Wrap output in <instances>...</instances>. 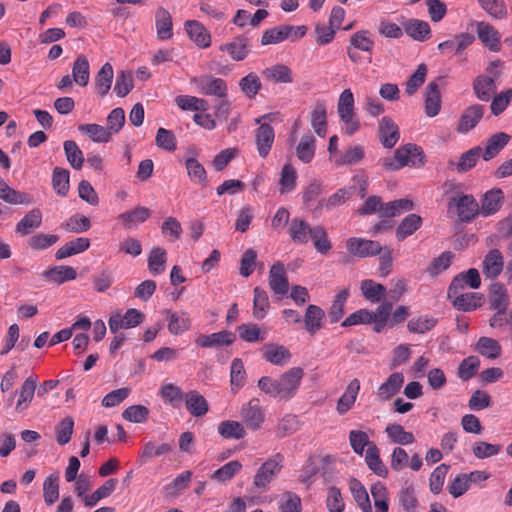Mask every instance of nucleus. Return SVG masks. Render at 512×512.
I'll list each match as a JSON object with an SVG mask.
<instances>
[{
  "instance_id": "f257e3e1",
  "label": "nucleus",
  "mask_w": 512,
  "mask_h": 512,
  "mask_svg": "<svg viewBox=\"0 0 512 512\" xmlns=\"http://www.w3.org/2000/svg\"><path fill=\"white\" fill-rule=\"evenodd\" d=\"M304 376V370L300 367H293L285 371L279 378L263 376L258 380V388L269 397L278 400L288 401L292 399Z\"/></svg>"
},
{
  "instance_id": "f03ea898",
  "label": "nucleus",
  "mask_w": 512,
  "mask_h": 512,
  "mask_svg": "<svg viewBox=\"0 0 512 512\" xmlns=\"http://www.w3.org/2000/svg\"><path fill=\"white\" fill-rule=\"evenodd\" d=\"M423 150L415 145L408 143L395 150L393 158L383 159V166L390 171L399 170L405 166L419 168L424 165Z\"/></svg>"
},
{
  "instance_id": "7ed1b4c3",
  "label": "nucleus",
  "mask_w": 512,
  "mask_h": 512,
  "mask_svg": "<svg viewBox=\"0 0 512 512\" xmlns=\"http://www.w3.org/2000/svg\"><path fill=\"white\" fill-rule=\"evenodd\" d=\"M284 458L280 453L268 458L256 471L253 485L261 492L268 490L269 484L278 476L283 468Z\"/></svg>"
},
{
  "instance_id": "20e7f679",
  "label": "nucleus",
  "mask_w": 512,
  "mask_h": 512,
  "mask_svg": "<svg viewBox=\"0 0 512 512\" xmlns=\"http://www.w3.org/2000/svg\"><path fill=\"white\" fill-rule=\"evenodd\" d=\"M448 209H454L461 222L469 223L479 214V203L471 194H462L452 197L448 202Z\"/></svg>"
},
{
  "instance_id": "39448f33",
  "label": "nucleus",
  "mask_w": 512,
  "mask_h": 512,
  "mask_svg": "<svg viewBox=\"0 0 512 512\" xmlns=\"http://www.w3.org/2000/svg\"><path fill=\"white\" fill-rule=\"evenodd\" d=\"M198 91L206 96H214L224 99L228 95V87L222 78L212 75H203L192 79Z\"/></svg>"
},
{
  "instance_id": "423d86ee",
  "label": "nucleus",
  "mask_w": 512,
  "mask_h": 512,
  "mask_svg": "<svg viewBox=\"0 0 512 512\" xmlns=\"http://www.w3.org/2000/svg\"><path fill=\"white\" fill-rule=\"evenodd\" d=\"M240 418L248 429L253 431L260 429L264 422L265 414L260 406L259 399L252 398L240 409Z\"/></svg>"
},
{
  "instance_id": "0eeeda50",
  "label": "nucleus",
  "mask_w": 512,
  "mask_h": 512,
  "mask_svg": "<svg viewBox=\"0 0 512 512\" xmlns=\"http://www.w3.org/2000/svg\"><path fill=\"white\" fill-rule=\"evenodd\" d=\"M348 252L359 258H366L378 255L382 252L381 244L374 240L352 237L346 242Z\"/></svg>"
},
{
  "instance_id": "6e6552de",
  "label": "nucleus",
  "mask_w": 512,
  "mask_h": 512,
  "mask_svg": "<svg viewBox=\"0 0 512 512\" xmlns=\"http://www.w3.org/2000/svg\"><path fill=\"white\" fill-rule=\"evenodd\" d=\"M464 289H456L451 293V285L448 288V298L452 300L453 306L462 311H472L481 306L482 295L476 292H463Z\"/></svg>"
},
{
  "instance_id": "1a4fd4ad",
  "label": "nucleus",
  "mask_w": 512,
  "mask_h": 512,
  "mask_svg": "<svg viewBox=\"0 0 512 512\" xmlns=\"http://www.w3.org/2000/svg\"><path fill=\"white\" fill-rule=\"evenodd\" d=\"M250 39L246 36H237L231 41L221 44L219 50L226 52L233 61H242L250 53Z\"/></svg>"
},
{
  "instance_id": "9d476101",
  "label": "nucleus",
  "mask_w": 512,
  "mask_h": 512,
  "mask_svg": "<svg viewBox=\"0 0 512 512\" xmlns=\"http://www.w3.org/2000/svg\"><path fill=\"white\" fill-rule=\"evenodd\" d=\"M378 137L385 148H393L399 141L398 125L388 116H383L378 125Z\"/></svg>"
},
{
  "instance_id": "9b49d317",
  "label": "nucleus",
  "mask_w": 512,
  "mask_h": 512,
  "mask_svg": "<svg viewBox=\"0 0 512 512\" xmlns=\"http://www.w3.org/2000/svg\"><path fill=\"white\" fill-rule=\"evenodd\" d=\"M479 214L488 217L496 214L503 205L504 193L500 188L487 191L480 200Z\"/></svg>"
},
{
  "instance_id": "f8f14e48",
  "label": "nucleus",
  "mask_w": 512,
  "mask_h": 512,
  "mask_svg": "<svg viewBox=\"0 0 512 512\" xmlns=\"http://www.w3.org/2000/svg\"><path fill=\"white\" fill-rule=\"evenodd\" d=\"M262 356L272 365L283 367L290 362L292 354L283 345L267 343L262 348Z\"/></svg>"
},
{
  "instance_id": "ddd939ff",
  "label": "nucleus",
  "mask_w": 512,
  "mask_h": 512,
  "mask_svg": "<svg viewBox=\"0 0 512 512\" xmlns=\"http://www.w3.org/2000/svg\"><path fill=\"white\" fill-rule=\"evenodd\" d=\"M275 139V132L272 126L267 123L260 124L255 130V143L258 154L261 158H266L270 153Z\"/></svg>"
},
{
  "instance_id": "4468645a",
  "label": "nucleus",
  "mask_w": 512,
  "mask_h": 512,
  "mask_svg": "<svg viewBox=\"0 0 512 512\" xmlns=\"http://www.w3.org/2000/svg\"><path fill=\"white\" fill-rule=\"evenodd\" d=\"M37 381L38 377L36 375H30L22 383L20 389L16 391V393L18 394V400L15 406V410L17 412H22L26 410L31 404L34 398Z\"/></svg>"
},
{
  "instance_id": "2eb2a0df",
  "label": "nucleus",
  "mask_w": 512,
  "mask_h": 512,
  "mask_svg": "<svg viewBox=\"0 0 512 512\" xmlns=\"http://www.w3.org/2000/svg\"><path fill=\"white\" fill-rule=\"evenodd\" d=\"M404 383V375L400 372L392 373L385 382H383L377 389V398L380 401H388L395 396Z\"/></svg>"
},
{
  "instance_id": "dca6fc26",
  "label": "nucleus",
  "mask_w": 512,
  "mask_h": 512,
  "mask_svg": "<svg viewBox=\"0 0 512 512\" xmlns=\"http://www.w3.org/2000/svg\"><path fill=\"white\" fill-rule=\"evenodd\" d=\"M269 286L278 295H285L288 292L289 283L282 263L277 262L270 268Z\"/></svg>"
},
{
  "instance_id": "f3484780",
  "label": "nucleus",
  "mask_w": 512,
  "mask_h": 512,
  "mask_svg": "<svg viewBox=\"0 0 512 512\" xmlns=\"http://www.w3.org/2000/svg\"><path fill=\"white\" fill-rule=\"evenodd\" d=\"M475 40V36L471 33H460L453 38L438 44V50L441 53L453 51L455 54H461Z\"/></svg>"
},
{
  "instance_id": "a211bd4d",
  "label": "nucleus",
  "mask_w": 512,
  "mask_h": 512,
  "mask_svg": "<svg viewBox=\"0 0 512 512\" xmlns=\"http://www.w3.org/2000/svg\"><path fill=\"white\" fill-rule=\"evenodd\" d=\"M483 114L484 107L482 105L475 104L468 107L460 117L457 131L459 133H467L478 124V122L482 119Z\"/></svg>"
},
{
  "instance_id": "6ab92c4d",
  "label": "nucleus",
  "mask_w": 512,
  "mask_h": 512,
  "mask_svg": "<svg viewBox=\"0 0 512 512\" xmlns=\"http://www.w3.org/2000/svg\"><path fill=\"white\" fill-rule=\"evenodd\" d=\"M234 335L229 331H220L209 335H200L196 338L195 343L202 348L219 347L230 345L234 342Z\"/></svg>"
},
{
  "instance_id": "aec40b11",
  "label": "nucleus",
  "mask_w": 512,
  "mask_h": 512,
  "mask_svg": "<svg viewBox=\"0 0 512 512\" xmlns=\"http://www.w3.org/2000/svg\"><path fill=\"white\" fill-rule=\"evenodd\" d=\"M325 318L324 310L314 304L308 305L303 318L305 329L311 335L315 334L323 326Z\"/></svg>"
},
{
  "instance_id": "412c9836",
  "label": "nucleus",
  "mask_w": 512,
  "mask_h": 512,
  "mask_svg": "<svg viewBox=\"0 0 512 512\" xmlns=\"http://www.w3.org/2000/svg\"><path fill=\"white\" fill-rule=\"evenodd\" d=\"M186 31L192 41L200 48H207L211 44V36L207 29L198 21L189 20L185 23Z\"/></svg>"
},
{
  "instance_id": "4be33fe9",
  "label": "nucleus",
  "mask_w": 512,
  "mask_h": 512,
  "mask_svg": "<svg viewBox=\"0 0 512 512\" xmlns=\"http://www.w3.org/2000/svg\"><path fill=\"white\" fill-rule=\"evenodd\" d=\"M451 293H455L456 289H464L470 287L477 289L481 285V278L479 271L475 268H470L466 272H462L457 275L451 282Z\"/></svg>"
},
{
  "instance_id": "5701e85b",
  "label": "nucleus",
  "mask_w": 512,
  "mask_h": 512,
  "mask_svg": "<svg viewBox=\"0 0 512 512\" xmlns=\"http://www.w3.org/2000/svg\"><path fill=\"white\" fill-rule=\"evenodd\" d=\"M262 76L273 83L288 84L293 82L292 70L284 64H275L262 71Z\"/></svg>"
},
{
  "instance_id": "b1692460",
  "label": "nucleus",
  "mask_w": 512,
  "mask_h": 512,
  "mask_svg": "<svg viewBox=\"0 0 512 512\" xmlns=\"http://www.w3.org/2000/svg\"><path fill=\"white\" fill-rule=\"evenodd\" d=\"M184 401L186 409L194 417H201L208 412L207 400L196 390L187 392Z\"/></svg>"
},
{
  "instance_id": "393cba45",
  "label": "nucleus",
  "mask_w": 512,
  "mask_h": 512,
  "mask_svg": "<svg viewBox=\"0 0 512 512\" xmlns=\"http://www.w3.org/2000/svg\"><path fill=\"white\" fill-rule=\"evenodd\" d=\"M150 216V210L146 207H136L118 216V220L125 229H132L145 222Z\"/></svg>"
},
{
  "instance_id": "a878e982",
  "label": "nucleus",
  "mask_w": 512,
  "mask_h": 512,
  "mask_svg": "<svg viewBox=\"0 0 512 512\" xmlns=\"http://www.w3.org/2000/svg\"><path fill=\"white\" fill-rule=\"evenodd\" d=\"M360 390V381L353 379L347 385L345 392L337 402V411L340 415L347 413L356 401L357 395Z\"/></svg>"
},
{
  "instance_id": "bb28decb",
  "label": "nucleus",
  "mask_w": 512,
  "mask_h": 512,
  "mask_svg": "<svg viewBox=\"0 0 512 512\" xmlns=\"http://www.w3.org/2000/svg\"><path fill=\"white\" fill-rule=\"evenodd\" d=\"M41 276L53 283L63 284L64 282L75 280L77 272L71 266L60 265L44 271Z\"/></svg>"
},
{
  "instance_id": "cd10ccee",
  "label": "nucleus",
  "mask_w": 512,
  "mask_h": 512,
  "mask_svg": "<svg viewBox=\"0 0 512 512\" xmlns=\"http://www.w3.org/2000/svg\"><path fill=\"white\" fill-rule=\"evenodd\" d=\"M155 26L159 40H167L173 36L171 15L163 7L156 10Z\"/></svg>"
},
{
  "instance_id": "c85d7f7f",
  "label": "nucleus",
  "mask_w": 512,
  "mask_h": 512,
  "mask_svg": "<svg viewBox=\"0 0 512 512\" xmlns=\"http://www.w3.org/2000/svg\"><path fill=\"white\" fill-rule=\"evenodd\" d=\"M504 260L502 253L493 249L483 260V273L489 278H496L503 270Z\"/></svg>"
},
{
  "instance_id": "c756f323",
  "label": "nucleus",
  "mask_w": 512,
  "mask_h": 512,
  "mask_svg": "<svg viewBox=\"0 0 512 512\" xmlns=\"http://www.w3.org/2000/svg\"><path fill=\"white\" fill-rule=\"evenodd\" d=\"M507 289L500 283H494L490 287L489 304L492 310L506 311L509 306Z\"/></svg>"
},
{
  "instance_id": "7c9ffc66",
  "label": "nucleus",
  "mask_w": 512,
  "mask_h": 512,
  "mask_svg": "<svg viewBox=\"0 0 512 512\" xmlns=\"http://www.w3.org/2000/svg\"><path fill=\"white\" fill-rule=\"evenodd\" d=\"M441 109V95L438 84L430 82L426 87L425 113L428 117L438 115Z\"/></svg>"
},
{
  "instance_id": "2f4dec72",
  "label": "nucleus",
  "mask_w": 512,
  "mask_h": 512,
  "mask_svg": "<svg viewBox=\"0 0 512 512\" xmlns=\"http://www.w3.org/2000/svg\"><path fill=\"white\" fill-rule=\"evenodd\" d=\"M90 246V240L88 238L80 237L75 240L69 241L61 246L55 253L57 260H62L67 257L82 253L86 251Z\"/></svg>"
},
{
  "instance_id": "473e14b6",
  "label": "nucleus",
  "mask_w": 512,
  "mask_h": 512,
  "mask_svg": "<svg viewBox=\"0 0 512 512\" xmlns=\"http://www.w3.org/2000/svg\"><path fill=\"white\" fill-rule=\"evenodd\" d=\"M405 33L416 41H425L431 35V29L426 21L411 19L404 24Z\"/></svg>"
},
{
  "instance_id": "72a5a7b5",
  "label": "nucleus",
  "mask_w": 512,
  "mask_h": 512,
  "mask_svg": "<svg viewBox=\"0 0 512 512\" xmlns=\"http://www.w3.org/2000/svg\"><path fill=\"white\" fill-rule=\"evenodd\" d=\"M42 213L39 209L29 211L16 225V233L28 235L41 226Z\"/></svg>"
},
{
  "instance_id": "f704fd0d",
  "label": "nucleus",
  "mask_w": 512,
  "mask_h": 512,
  "mask_svg": "<svg viewBox=\"0 0 512 512\" xmlns=\"http://www.w3.org/2000/svg\"><path fill=\"white\" fill-rule=\"evenodd\" d=\"M72 77L77 85L87 86L90 78V64L86 56L79 55L73 62Z\"/></svg>"
},
{
  "instance_id": "c9c22d12",
  "label": "nucleus",
  "mask_w": 512,
  "mask_h": 512,
  "mask_svg": "<svg viewBox=\"0 0 512 512\" xmlns=\"http://www.w3.org/2000/svg\"><path fill=\"white\" fill-rule=\"evenodd\" d=\"M510 136L504 132L492 135L486 143L482 157L485 161L494 158L508 143Z\"/></svg>"
},
{
  "instance_id": "e433bc0d",
  "label": "nucleus",
  "mask_w": 512,
  "mask_h": 512,
  "mask_svg": "<svg viewBox=\"0 0 512 512\" xmlns=\"http://www.w3.org/2000/svg\"><path fill=\"white\" fill-rule=\"evenodd\" d=\"M473 89L478 99L489 101L496 90L495 80L493 77L480 75L474 80Z\"/></svg>"
},
{
  "instance_id": "4c0bfd02",
  "label": "nucleus",
  "mask_w": 512,
  "mask_h": 512,
  "mask_svg": "<svg viewBox=\"0 0 512 512\" xmlns=\"http://www.w3.org/2000/svg\"><path fill=\"white\" fill-rule=\"evenodd\" d=\"M114 77L113 67L110 63H105L98 71L95 77L96 92L101 96H105L111 89Z\"/></svg>"
},
{
  "instance_id": "58836bf2",
  "label": "nucleus",
  "mask_w": 512,
  "mask_h": 512,
  "mask_svg": "<svg viewBox=\"0 0 512 512\" xmlns=\"http://www.w3.org/2000/svg\"><path fill=\"white\" fill-rule=\"evenodd\" d=\"M168 315V330L172 335H180L191 327V320L186 312H170Z\"/></svg>"
},
{
  "instance_id": "ea45409f",
  "label": "nucleus",
  "mask_w": 512,
  "mask_h": 512,
  "mask_svg": "<svg viewBox=\"0 0 512 512\" xmlns=\"http://www.w3.org/2000/svg\"><path fill=\"white\" fill-rule=\"evenodd\" d=\"M365 462L377 476L383 478L387 476L388 470L380 458V451L376 445H370L369 449H366Z\"/></svg>"
},
{
  "instance_id": "a19ab883",
  "label": "nucleus",
  "mask_w": 512,
  "mask_h": 512,
  "mask_svg": "<svg viewBox=\"0 0 512 512\" xmlns=\"http://www.w3.org/2000/svg\"><path fill=\"white\" fill-rule=\"evenodd\" d=\"M312 229L304 220L293 218L289 224L288 233L293 242L304 244L308 242Z\"/></svg>"
},
{
  "instance_id": "79ce46f5",
  "label": "nucleus",
  "mask_w": 512,
  "mask_h": 512,
  "mask_svg": "<svg viewBox=\"0 0 512 512\" xmlns=\"http://www.w3.org/2000/svg\"><path fill=\"white\" fill-rule=\"evenodd\" d=\"M185 394L182 389L172 383H164L159 389V395L173 408H179L181 402L185 399Z\"/></svg>"
},
{
  "instance_id": "37998d69",
  "label": "nucleus",
  "mask_w": 512,
  "mask_h": 512,
  "mask_svg": "<svg viewBox=\"0 0 512 512\" xmlns=\"http://www.w3.org/2000/svg\"><path fill=\"white\" fill-rule=\"evenodd\" d=\"M477 33L479 39L489 47L490 50L497 51L500 42L498 31L488 23L479 22L477 24Z\"/></svg>"
},
{
  "instance_id": "c03bdc74",
  "label": "nucleus",
  "mask_w": 512,
  "mask_h": 512,
  "mask_svg": "<svg viewBox=\"0 0 512 512\" xmlns=\"http://www.w3.org/2000/svg\"><path fill=\"white\" fill-rule=\"evenodd\" d=\"M315 137L312 134L302 136L296 147V156L303 163H310L315 155Z\"/></svg>"
},
{
  "instance_id": "a18cd8bd",
  "label": "nucleus",
  "mask_w": 512,
  "mask_h": 512,
  "mask_svg": "<svg viewBox=\"0 0 512 512\" xmlns=\"http://www.w3.org/2000/svg\"><path fill=\"white\" fill-rule=\"evenodd\" d=\"M422 224V218L417 214L407 215L396 229V238L403 241L408 236L412 235Z\"/></svg>"
},
{
  "instance_id": "49530a36",
  "label": "nucleus",
  "mask_w": 512,
  "mask_h": 512,
  "mask_svg": "<svg viewBox=\"0 0 512 512\" xmlns=\"http://www.w3.org/2000/svg\"><path fill=\"white\" fill-rule=\"evenodd\" d=\"M56 442L60 446L68 444L72 438L74 431V419L66 416L55 425Z\"/></svg>"
},
{
  "instance_id": "de8ad7c7",
  "label": "nucleus",
  "mask_w": 512,
  "mask_h": 512,
  "mask_svg": "<svg viewBox=\"0 0 512 512\" xmlns=\"http://www.w3.org/2000/svg\"><path fill=\"white\" fill-rule=\"evenodd\" d=\"M70 173L67 169L55 167L52 173V187L57 195L66 196L70 188Z\"/></svg>"
},
{
  "instance_id": "09e8293b",
  "label": "nucleus",
  "mask_w": 512,
  "mask_h": 512,
  "mask_svg": "<svg viewBox=\"0 0 512 512\" xmlns=\"http://www.w3.org/2000/svg\"><path fill=\"white\" fill-rule=\"evenodd\" d=\"M291 37L290 25H280L266 30L261 38L262 45L277 44Z\"/></svg>"
},
{
  "instance_id": "8fccbe9b",
  "label": "nucleus",
  "mask_w": 512,
  "mask_h": 512,
  "mask_svg": "<svg viewBox=\"0 0 512 512\" xmlns=\"http://www.w3.org/2000/svg\"><path fill=\"white\" fill-rule=\"evenodd\" d=\"M327 112L323 103H318L311 112V125L320 137H324L327 132Z\"/></svg>"
},
{
  "instance_id": "3c124183",
  "label": "nucleus",
  "mask_w": 512,
  "mask_h": 512,
  "mask_svg": "<svg viewBox=\"0 0 512 512\" xmlns=\"http://www.w3.org/2000/svg\"><path fill=\"white\" fill-rule=\"evenodd\" d=\"M360 289L362 295L372 303L379 302L385 295L386 288L371 279H366L361 282Z\"/></svg>"
},
{
  "instance_id": "603ef678",
  "label": "nucleus",
  "mask_w": 512,
  "mask_h": 512,
  "mask_svg": "<svg viewBox=\"0 0 512 512\" xmlns=\"http://www.w3.org/2000/svg\"><path fill=\"white\" fill-rule=\"evenodd\" d=\"M78 130L94 142H108L112 137L106 127L94 123L81 124L78 126Z\"/></svg>"
},
{
  "instance_id": "864d4df0",
  "label": "nucleus",
  "mask_w": 512,
  "mask_h": 512,
  "mask_svg": "<svg viewBox=\"0 0 512 512\" xmlns=\"http://www.w3.org/2000/svg\"><path fill=\"white\" fill-rule=\"evenodd\" d=\"M351 493L362 512H372V507L366 488L357 479L350 482Z\"/></svg>"
},
{
  "instance_id": "5fc2aeb1",
  "label": "nucleus",
  "mask_w": 512,
  "mask_h": 512,
  "mask_svg": "<svg viewBox=\"0 0 512 512\" xmlns=\"http://www.w3.org/2000/svg\"><path fill=\"white\" fill-rule=\"evenodd\" d=\"M218 433L226 439H242L246 435L244 426L233 420H226L218 425Z\"/></svg>"
},
{
  "instance_id": "6e6d98bb",
  "label": "nucleus",
  "mask_w": 512,
  "mask_h": 512,
  "mask_svg": "<svg viewBox=\"0 0 512 512\" xmlns=\"http://www.w3.org/2000/svg\"><path fill=\"white\" fill-rule=\"evenodd\" d=\"M385 432L391 442L396 444L408 445L415 441L413 433L405 431L403 426L400 424L388 425L385 429Z\"/></svg>"
},
{
  "instance_id": "4d7b16f0",
  "label": "nucleus",
  "mask_w": 512,
  "mask_h": 512,
  "mask_svg": "<svg viewBox=\"0 0 512 512\" xmlns=\"http://www.w3.org/2000/svg\"><path fill=\"white\" fill-rule=\"evenodd\" d=\"M43 498L44 502L51 506L59 498V475L50 474L43 483Z\"/></svg>"
},
{
  "instance_id": "13d9d810",
  "label": "nucleus",
  "mask_w": 512,
  "mask_h": 512,
  "mask_svg": "<svg viewBox=\"0 0 512 512\" xmlns=\"http://www.w3.org/2000/svg\"><path fill=\"white\" fill-rule=\"evenodd\" d=\"M177 106L183 111H206L208 102L203 98L189 95H179L175 98Z\"/></svg>"
},
{
  "instance_id": "bf43d9fd",
  "label": "nucleus",
  "mask_w": 512,
  "mask_h": 512,
  "mask_svg": "<svg viewBox=\"0 0 512 512\" xmlns=\"http://www.w3.org/2000/svg\"><path fill=\"white\" fill-rule=\"evenodd\" d=\"M349 297V290L343 289L335 296L329 310L328 318L331 323H337L344 315V306Z\"/></svg>"
},
{
  "instance_id": "052dcab7",
  "label": "nucleus",
  "mask_w": 512,
  "mask_h": 512,
  "mask_svg": "<svg viewBox=\"0 0 512 512\" xmlns=\"http://www.w3.org/2000/svg\"><path fill=\"white\" fill-rule=\"evenodd\" d=\"M239 88L246 97L253 99L261 90L262 84L259 76L254 72H250L240 79Z\"/></svg>"
},
{
  "instance_id": "680f3d73",
  "label": "nucleus",
  "mask_w": 512,
  "mask_h": 512,
  "mask_svg": "<svg viewBox=\"0 0 512 512\" xmlns=\"http://www.w3.org/2000/svg\"><path fill=\"white\" fill-rule=\"evenodd\" d=\"M297 172L289 163H286L281 170L279 186L280 193L286 194L293 191L296 187Z\"/></svg>"
},
{
  "instance_id": "e2e57ef3",
  "label": "nucleus",
  "mask_w": 512,
  "mask_h": 512,
  "mask_svg": "<svg viewBox=\"0 0 512 512\" xmlns=\"http://www.w3.org/2000/svg\"><path fill=\"white\" fill-rule=\"evenodd\" d=\"M117 480L108 479L102 486L91 495L84 496V504L88 507L95 506L101 499L108 497L116 488Z\"/></svg>"
},
{
  "instance_id": "0e129e2a",
  "label": "nucleus",
  "mask_w": 512,
  "mask_h": 512,
  "mask_svg": "<svg viewBox=\"0 0 512 512\" xmlns=\"http://www.w3.org/2000/svg\"><path fill=\"white\" fill-rule=\"evenodd\" d=\"M63 148L71 167L80 170L84 163V155L77 143L73 140H67L64 142Z\"/></svg>"
},
{
  "instance_id": "69168bd1",
  "label": "nucleus",
  "mask_w": 512,
  "mask_h": 512,
  "mask_svg": "<svg viewBox=\"0 0 512 512\" xmlns=\"http://www.w3.org/2000/svg\"><path fill=\"white\" fill-rule=\"evenodd\" d=\"M392 311V304L389 302L382 303L376 311H370L371 324H373V330L377 333L381 332L387 324L388 318Z\"/></svg>"
},
{
  "instance_id": "338daca9",
  "label": "nucleus",
  "mask_w": 512,
  "mask_h": 512,
  "mask_svg": "<svg viewBox=\"0 0 512 512\" xmlns=\"http://www.w3.org/2000/svg\"><path fill=\"white\" fill-rule=\"evenodd\" d=\"M480 7L491 17L495 19H505L508 15V9L504 0H477Z\"/></svg>"
},
{
  "instance_id": "774afa93",
  "label": "nucleus",
  "mask_w": 512,
  "mask_h": 512,
  "mask_svg": "<svg viewBox=\"0 0 512 512\" xmlns=\"http://www.w3.org/2000/svg\"><path fill=\"white\" fill-rule=\"evenodd\" d=\"M370 491L376 512H388L389 504L386 486L381 482H377L371 486Z\"/></svg>"
}]
</instances>
